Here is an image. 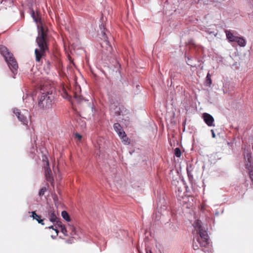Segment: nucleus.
<instances>
[{"label": "nucleus", "mask_w": 253, "mask_h": 253, "mask_svg": "<svg viewBox=\"0 0 253 253\" xmlns=\"http://www.w3.org/2000/svg\"><path fill=\"white\" fill-rule=\"evenodd\" d=\"M195 229L197 231V233L200 237H198L196 239V242L194 241L193 247L194 250H197L200 246L201 248H207V250L203 249L202 251L206 253H211V248L210 247V243L209 241V237L207 233V230L202 225V222L199 220L195 221L193 224Z\"/></svg>", "instance_id": "f257e3e1"}, {"label": "nucleus", "mask_w": 253, "mask_h": 253, "mask_svg": "<svg viewBox=\"0 0 253 253\" xmlns=\"http://www.w3.org/2000/svg\"><path fill=\"white\" fill-rule=\"evenodd\" d=\"M39 35L37 38L36 42L39 48L35 50L36 59L37 61H40L45 51L47 49L45 36L46 34L44 32L43 27L41 26L39 29Z\"/></svg>", "instance_id": "f03ea898"}, {"label": "nucleus", "mask_w": 253, "mask_h": 253, "mask_svg": "<svg viewBox=\"0 0 253 253\" xmlns=\"http://www.w3.org/2000/svg\"><path fill=\"white\" fill-rule=\"evenodd\" d=\"M0 52L4 57L10 70L15 76L17 74V70L18 67L16 60L13 56V54L10 53L7 48L3 45H0Z\"/></svg>", "instance_id": "7ed1b4c3"}, {"label": "nucleus", "mask_w": 253, "mask_h": 253, "mask_svg": "<svg viewBox=\"0 0 253 253\" xmlns=\"http://www.w3.org/2000/svg\"><path fill=\"white\" fill-rule=\"evenodd\" d=\"M54 98V95L52 92L47 91L43 93L39 100V107L43 110H46L51 108Z\"/></svg>", "instance_id": "20e7f679"}, {"label": "nucleus", "mask_w": 253, "mask_h": 253, "mask_svg": "<svg viewBox=\"0 0 253 253\" xmlns=\"http://www.w3.org/2000/svg\"><path fill=\"white\" fill-rule=\"evenodd\" d=\"M99 27L101 30V35L102 37V39L103 40V42L101 43V46L103 48H105V49H103L102 52L103 53L108 56L112 51V47L110 45L108 40L107 33H108V31L106 30L103 24H101Z\"/></svg>", "instance_id": "39448f33"}, {"label": "nucleus", "mask_w": 253, "mask_h": 253, "mask_svg": "<svg viewBox=\"0 0 253 253\" xmlns=\"http://www.w3.org/2000/svg\"><path fill=\"white\" fill-rule=\"evenodd\" d=\"M13 112L23 125H28L30 118V114L28 110H23L22 111H21L17 108H14Z\"/></svg>", "instance_id": "423d86ee"}, {"label": "nucleus", "mask_w": 253, "mask_h": 253, "mask_svg": "<svg viewBox=\"0 0 253 253\" xmlns=\"http://www.w3.org/2000/svg\"><path fill=\"white\" fill-rule=\"evenodd\" d=\"M113 127L115 131L117 133L123 141L127 142L128 138L126 137L125 132L122 129L120 124L118 123H115Z\"/></svg>", "instance_id": "0eeeda50"}, {"label": "nucleus", "mask_w": 253, "mask_h": 253, "mask_svg": "<svg viewBox=\"0 0 253 253\" xmlns=\"http://www.w3.org/2000/svg\"><path fill=\"white\" fill-rule=\"evenodd\" d=\"M44 215L51 222H55L57 219L54 209L50 207L44 211Z\"/></svg>", "instance_id": "6e6552de"}, {"label": "nucleus", "mask_w": 253, "mask_h": 253, "mask_svg": "<svg viewBox=\"0 0 253 253\" xmlns=\"http://www.w3.org/2000/svg\"><path fill=\"white\" fill-rule=\"evenodd\" d=\"M203 118L205 123L207 124V125L209 126H214L215 125L214 124V118L210 114L204 113L203 114Z\"/></svg>", "instance_id": "1a4fd4ad"}, {"label": "nucleus", "mask_w": 253, "mask_h": 253, "mask_svg": "<svg viewBox=\"0 0 253 253\" xmlns=\"http://www.w3.org/2000/svg\"><path fill=\"white\" fill-rule=\"evenodd\" d=\"M225 32L226 34V38L229 41V42H234L236 41L237 37L234 36L231 31L229 30H226Z\"/></svg>", "instance_id": "9d476101"}, {"label": "nucleus", "mask_w": 253, "mask_h": 253, "mask_svg": "<svg viewBox=\"0 0 253 253\" xmlns=\"http://www.w3.org/2000/svg\"><path fill=\"white\" fill-rule=\"evenodd\" d=\"M45 175L46 180L49 182H51L53 180V177L52 176V172L51 169L49 168H45Z\"/></svg>", "instance_id": "9b49d317"}, {"label": "nucleus", "mask_w": 253, "mask_h": 253, "mask_svg": "<svg viewBox=\"0 0 253 253\" xmlns=\"http://www.w3.org/2000/svg\"><path fill=\"white\" fill-rule=\"evenodd\" d=\"M235 42H237L238 44L241 47H245L247 43L246 40L243 37H237Z\"/></svg>", "instance_id": "f8f14e48"}, {"label": "nucleus", "mask_w": 253, "mask_h": 253, "mask_svg": "<svg viewBox=\"0 0 253 253\" xmlns=\"http://www.w3.org/2000/svg\"><path fill=\"white\" fill-rule=\"evenodd\" d=\"M61 216L66 221L69 222L71 220L69 214L65 211H63L61 212Z\"/></svg>", "instance_id": "ddd939ff"}, {"label": "nucleus", "mask_w": 253, "mask_h": 253, "mask_svg": "<svg viewBox=\"0 0 253 253\" xmlns=\"http://www.w3.org/2000/svg\"><path fill=\"white\" fill-rule=\"evenodd\" d=\"M156 247L157 249V250L155 251V253H153L149 247H146V253H162L161 249L158 248L157 245H156Z\"/></svg>", "instance_id": "4468645a"}, {"label": "nucleus", "mask_w": 253, "mask_h": 253, "mask_svg": "<svg viewBox=\"0 0 253 253\" xmlns=\"http://www.w3.org/2000/svg\"><path fill=\"white\" fill-rule=\"evenodd\" d=\"M206 84L208 86H210L212 84L211 75L209 72L207 74L206 78Z\"/></svg>", "instance_id": "2eb2a0df"}, {"label": "nucleus", "mask_w": 253, "mask_h": 253, "mask_svg": "<svg viewBox=\"0 0 253 253\" xmlns=\"http://www.w3.org/2000/svg\"><path fill=\"white\" fill-rule=\"evenodd\" d=\"M185 58H186V61L188 65H189L192 67H196V64L193 62V61L190 57H189L188 56H186Z\"/></svg>", "instance_id": "dca6fc26"}, {"label": "nucleus", "mask_w": 253, "mask_h": 253, "mask_svg": "<svg viewBox=\"0 0 253 253\" xmlns=\"http://www.w3.org/2000/svg\"><path fill=\"white\" fill-rule=\"evenodd\" d=\"M61 95L64 98L68 100H70L71 99L70 95L68 94L67 91L65 89H63V92L61 93Z\"/></svg>", "instance_id": "f3484780"}, {"label": "nucleus", "mask_w": 253, "mask_h": 253, "mask_svg": "<svg viewBox=\"0 0 253 253\" xmlns=\"http://www.w3.org/2000/svg\"><path fill=\"white\" fill-rule=\"evenodd\" d=\"M174 155L177 157H180L181 155V150L179 148H176L174 151Z\"/></svg>", "instance_id": "a211bd4d"}, {"label": "nucleus", "mask_w": 253, "mask_h": 253, "mask_svg": "<svg viewBox=\"0 0 253 253\" xmlns=\"http://www.w3.org/2000/svg\"><path fill=\"white\" fill-rule=\"evenodd\" d=\"M28 99L30 102H32L33 101V98L32 95L26 94L25 95H24L23 97V100H25Z\"/></svg>", "instance_id": "6ab92c4d"}, {"label": "nucleus", "mask_w": 253, "mask_h": 253, "mask_svg": "<svg viewBox=\"0 0 253 253\" xmlns=\"http://www.w3.org/2000/svg\"><path fill=\"white\" fill-rule=\"evenodd\" d=\"M32 215L31 217L34 219H36L37 221L41 217L40 215H38L35 211H32Z\"/></svg>", "instance_id": "aec40b11"}, {"label": "nucleus", "mask_w": 253, "mask_h": 253, "mask_svg": "<svg viewBox=\"0 0 253 253\" xmlns=\"http://www.w3.org/2000/svg\"><path fill=\"white\" fill-rule=\"evenodd\" d=\"M206 32L209 35H213L214 37H216V36L217 34V33L216 31H211V29H208V30H206Z\"/></svg>", "instance_id": "412c9836"}, {"label": "nucleus", "mask_w": 253, "mask_h": 253, "mask_svg": "<svg viewBox=\"0 0 253 253\" xmlns=\"http://www.w3.org/2000/svg\"><path fill=\"white\" fill-rule=\"evenodd\" d=\"M46 191V188L44 187H42L39 192V195L40 196H43L44 194V193Z\"/></svg>", "instance_id": "4be33fe9"}, {"label": "nucleus", "mask_w": 253, "mask_h": 253, "mask_svg": "<svg viewBox=\"0 0 253 253\" xmlns=\"http://www.w3.org/2000/svg\"><path fill=\"white\" fill-rule=\"evenodd\" d=\"M61 232L66 236H68L67 235V231L65 227V226L64 225L63 226H61L60 228Z\"/></svg>", "instance_id": "5701e85b"}, {"label": "nucleus", "mask_w": 253, "mask_h": 253, "mask_svg": "<svg viewBox=\"0 0 253 253\" xmlns=\"http://www.w3.org/2000/svg\"><path fill=\"white\" fill-rule=\"evenodd\" d=\"M109 12H110L109 9H104L103 13H102V16L101 20L103 21L104 16H106L107 13L108 15H109Z\"/></svg>", "instance_id": "b1692460"}, {"label": "nucleus", "mask_w": 253, "mask_h": 253, "mask_svg": "<svg viewBox=\"0 0 253 253\" xmlns=\"http://www.w3.org/2000/svg\"><path fill=\"white\" fill-rule=\"evenodd\" d=\"M31 16L33 18V19H34V20L37 23L38 22V19H37V18L36 17V16H35V12L34 10H32V12H31Z\"/></svg>", "instance_id": "393cba45"}, {"label": "nucleus", "mask_w": 253, "mask_h": 253, "mask_svg": "<svg viewBox=\"0 0 253 253\" xmlns=\"http://www.w3.org/2000/svg\"><path fill=\"white\" fill-rule=\"evenodd\" d=\"M192 166L191 165H187V173H189L192 171Z\"/></svg>", "instance_id": "a878e982"}, {"label": "nucleus", "mask_w": 253, "mask_h": 253, "mask_svg": "<svg viewBox=\"0 0 253 253\" xmlns=\"http://www.w3.org/2000/svg\"><path fill=\"white\" fill-rule=\"evenodd\" d=\"M55 222L56 223L57 225L60 228H61V226H64V225L62 224V222L58 218Z\"/></svg>", "instance_id": "bb28decb"}, {"label": "nucleus", "mask_w": 253, "mask_h": 253, "mask_svg": "<svg viewBox=\"0 0 253 253\" xmlns=\"http://www.w3.org/2000/svg\"><path fill=\"white\" fill-rule=\"evenodd\" d=\"M72 233H71V236L73 237V238H75L74 237V235H75L76 234V232L75 231V229L74 227H72Z\"/></svg>", "instance_id": "cd10ccee"}, {"label": "nucleus", "mask_w": 253, "mask_h": 253, "mask_svg": "<svg viewBox=\"0 0 253 253\" xmlns=\"http://www.w3.org/2000/svg\"><path fill=\"white\" fill-rule=\"evenodd\" d=\"M247 157L248 158V162L250 163L251 162L252 154L251 153H248L247 155Z\"/></svg>", "instance_id": "c85d7f7f"}, {"label": "nucleus", "mask_w": 253, "mask_h": 253, "mask_svg": "<svg viewBox=\"0 0 253 253\" xmlns=\"http://www.w3.org/2000/svg\"><path fill=\"white\" fill-rule=\"evenodd\" d=\"M38 222L42 225H44V223L43 222V219H41V217L37 220Z\"/></svg>", "instance_id": "c756f323"}, {"label": "nucleus", "mask_w": 253, "mask_h": 253, "mask_svg": "<svg viewBox=\"0 0 253 253\" xmlns=\"http://www.w3.org/2000/svg\"><path fill=\"white\" fill-rule=\"evenodd\" d=\"M138 1L141 4H145L148 2L149 0H138Z\"/></svg>", "instance_id": "7c9ffc66"}, {"label": "nucleus", "mask_w": 253, "mask_h": 253, "mask_svg": "<svg viewBox=\"0 0 253 253\" xmlns=\"http://www.w3.org/2000/svg\"><path fill=\"white\" fill-rule=\"evenodd\" d=\"M250 177L253 183V170H251L250 171Z\"/></svg>", "instance_id": "2f4dec72"}, {"label": "nucleus", "mask_w": 253, "mask_h": 253, "mask_svg": "<svg viewBox=\"0 0 253 253\" xmlns=\"http://www.w3.org/2000/svg\"><path fill=\"white\" fill-rule=\"evenodd\" d=\"M189 179H192L193 178V176L192 174V172H190L189 173H187Z\"/></svg>", "instance_id": "473e14b6"}, {"label": "nucleus", "mask_w": 253, "mask_h": 253, "mask_svg": "<svg viewBox=\"0 0 253 253\" xmlns=\"http://www.w3.org/2000/svg\"><path fill=\"white\" fill-rule=\"evenodd\" d=\"M75 137L78 138L79 140L81 139L82 138V135L78 133L75 134Z\"/></svg>", "instance_id": "72a5a7b5"}, {"label": "nucleus", "mask_w": 253, "mask_h": 253, "mask_svg": "<svg viewBox=\"0 0 253 253\" xmlns=\"http://www.w3.org/2000/svg\"><path fill=\"white\" fill-rule=\"evenodd\" d=\"M211 132L212 133V137L213 138L215 137V133L214 132V130L213 129H211Z\"/></svg>", "instance_id": "f704fd0d"}, {"label": "nucleus", "mask_w": 253, "mask_h": 253, "mask_svg": "<svg viewBox=\"0 0 253 253\" xmlns=\"http://www.w3.org/2000/svg\"><path fill=\"white\" fill-rule=\"evenodd\" d=\"M48 228H49V229H53V230H54V227H53V226H52V225H51V226H50L48 227Z\"/></svg>", "instance_id": "c9c22d12"}, {"label": "nucleus", "mask_w": 253, "mask_h": 253, "mask_svg": "<svg viewBox=\"0 0 253 253\" xmlns=\"http://www.w3.org/2000/svg\"><path fill=\"white\" fill-rule=\"evenodd\" d=\"M54 230H55V231L56 232V235H58V230L57 229H54Z\"/></svg>", "instance_id": "e433bc0d"}, {"label": "nucleus", "mask_w": 253, "mask_h": 253, "mask_svg": "<svg viewBox=\"0 0 253 253\" xmlns=\"http://www.w3.org/2000/svg\"><path fill=\"white\" fill-rule=\"evenodd\" d=\"M51 238H54V236H51Z\"/></svg>", "instance_id": "4c0bfd02"}]
</instances>
